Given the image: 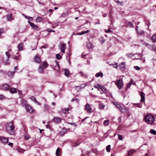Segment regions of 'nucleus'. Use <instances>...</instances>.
I'll list each match as a JSON object with an SVG mask.
<instances>
[{
    "mask_svg": "<svg viewBox=\"0 0 156 156\" xmlns=\"http://www.w3.org/2000/svg\"><path fill=\"white\" fill-rule=\"evenodd\" d=\"M5 128L7 132L10 134H14L15 126L12 121L7 123L6 125Z\"/></svg>",
    "mask_w": 156,
    "mask_h": 156,
    "instance_id": "nucleus-1",
    "label": "nucleus"
},
{
    "mask_svg": "<svg viewBox=\"0 0 156 156\" xmlns=\"http://www.w3.org/2000/svg\"><path fill=\"white\" fill-rule=\"evenodd\" d=\"M144 119L149 124H152V123H154V121H155L154 116L150 114H148L145 116Z\"/></svg>",
    "mask_w": 156,
    "mask_h": 156,
    "instance_id": "nucleus-2",
    "label": "nucleus"
},
{
    "mask_svg": "<svg viewBox=\"0 0 156 156\" xmlns=\"http://www.w3.org/2000/svg\"><path fill=\"white\" fill-rule=\"evenodd\" d=\"M6 56L5 57H2L3 61L5 62V65L9 64V59L10 57V55L8 52H5Z\"/></svg>",
    "mask_w": 156,
    "mask_h": 156,
    "instance_id": "nucleus-3",
    "label": "nucleus"
},
{
    "mask_svg": "<svg viewBox=\"0 0 156 156\" xmlns=\"http://www.w3.org/2000/svg\"><path fill=\"white\" fill-rule=\"evenodd\" d=\"M115 85L117 86L119 89H121V87L123 86V84L122 80L119 79L116 80L115 82Z\"/></svg>",
    "mask_w": 156,
    "mask_h": 156,
    "instance_id": "nucleus-4",
    "label": "nucleus"
},
{
    "mask_svg": "<svg viewBox=\"0 0 156 156\" xmlns=\"http://www.w3.org/2000/svg\"><path fill=\"white\" fill-rule=\"evenodd\" d=\"M9 139L8 138L2 136H0V141L2 143H7L9 141Z\"/></svg>",
    "mask_w": 156,
    "mask_h": 156,
    "instance_id": "nucleus-5",
    "label": "nucleus"
},
{
    "mask_svg": "<svg viewBox=\"0 0 156 156\" xmlns=\"http://www.w3.org/2000/svg\"><path fill=\"white\" fill-rule=\"evenodd\" d=\"M9 88L10 87L9 85L8 84L5 83L2 85L1 89L5 91H7L9 89Z\"/></svg>",
    "mask_w": 156,
    "mask_h": 156,
    "instance_id": "nucleus-6",
    "label": "nucleus"
},
{
    "mask_svg": "<svg viewBox=\"0 0 156 156\" xmlns=\"http://www.w3.org/2000/svg\"><path fill=\"white\" fill-rule=\"evenodd\" d=\"M85 108L88 113H90L92 112L91 107L89 104H87L85 105Z\"/></svg>",
    "mask_w": 156,
    "mask_h": 156,
    "instance_id": "nucleus-7",
    "label": "nucleus"
},
{
    "mask_svg": "<svg viewBox=\"0 0 156 156\" xmlns=\"http://www.w3.org/2000/svg\"><path fill=\"white\" fill-rule=\"evenodd\" d=\"M16 72L14 71H8L6 73L7 75L10 78H12L14 76V74Z\"/></svg>",
    "mask_w": 156,
    "mask_h": 156,
    "instance_id": "nucleus-8",
    "label": "nucleus"
},
{
    "mask_svg": "<svg viewBox=\"0 0 156 156\" xmlns=\"http://www.w3.org/2000/svg\"><path fill=\"white\" fill-rule=\"evenodd\" d=\"M112 102L115 106L118 108L120 110L122 106L120 104H119L118 102L114 101H112Z\"/></svg>",
    "mask_w": 156,
    "mask_h": 156,
    "instance_id": "nucleus-9",
    "label": "nucleus"
},
{
    "mask_svg": "<svg viewBox=\"0 0 156 156\" xmlns=\"http://www.w3.org/2000/svg\"><path fill=\"white\" fill-rule=\"evenodd\" d=\"M61 120L62 119L60 118L55 117L53 119V121L55 123H59L61 122Z\"/></svg>",
    "mask_w": 156,
    "mask_h": 156,
    "instance_id": "nucleus-10",
    "label": "nucleus"
},
{
    "mask_svg": "<svg viewBox=\"0 0 156 156\" xmlns=\"http://www.w3.org/2000/svg\"><path fill=\"white\" fill-rule=\"evenodd\" d=\"M146 45L147 46H148V48L156 52V47L154 45H150L147 44H146Z\"/></svg>",
    "mask_w": 156,
    "mask_h": 156,
    "instance_id": "nucleus-11",
    "label": "nucleus"
},
{
    "mask_svg": "<svg viewBox=\"0 0 156 156\" xmlns=\"http://www.w3.org/2000/svg\"><path fill=\"white\" fill-rule=\"evenodd\" d=\"M120 111L122 113H125L127 112L128 111V110L126 106H123L122 107Z\"/></svg>",
    "mask_w": 156,
    "mask_h": 156,
    "instance_id": "nucleus-12",
    "label": "nucleus"
},
{
    "mask_svg": "<svg viewBox=\"0 0 156 156\" xmlns=\"http://www.w3.org/2000/svg\"><path fill=\"white\" fill-rule=\"evenodd\" d=\"M28 23L30 25L31 27L34 29H37L38 28V27L35 25L33 23L29 21H28Z\"/></svg>",
    "mask_w": 156,
    "mask_h": 156,
    "instance_id": "nucleus-13",
    "label": "nucleus"
},
{
    "mask_svg": "<svg viewBox=\"0 0 156 156\" xmlns=\"http://www.w3.org/2000/svg\"><path fill=\"white\" fill-rule=\"evenodd\" d=\"M140 95L141 97V99L140 100V101L141 102H143L144 101H145V94L142 91H141L140 93Z\"/></svg>",
    "mask_w": 156,
    "mask_h": 156,
    "instance_id": "nucleus-14",
    "label": "nucleus"
},
{
    "mask_svg": "<svg viewBox=\"0 0 156 156\" xmlns=\"http://www.w3.org/2000/svg\"><path fill=\"white\" fill-rule=\"evenodd\" d=\"M26 109L27 112L30 113L32 112H33V110L32 107L30 106L29 105H28L25 107Z\"/></svg>",
    "mask_w": 156,
    "mask_h": 156,
    "instance_id": "nucleus-15",
    "label": "nucleus"
},
{
    "mask_svg": "<svg viewBox=\"0 0 156 156\" xmlns=\"http://www.w3.org/2000/svg\"><path fill=\"white\" fill-rule=\"evenodd\" d=\"M60 49L62 52L64 53L66 49V44H62L61 45Z\"/></svg>",
    "mask_w": 156,
    "mask_h": 156,
    "instance_id": "nucleus-16",
    "label": "nucleus"
},
{
    "mask_svg": "<svg viewBox=\"0 0 156 156\" xmlns=\"http://www.w3.org/2000/svg\"><path fill=\"white\" fill-rule=\"evenodd\" d=\"M6 17L8 21H10L12 19V15L11 14H9L6 16Z\"/></svg>",
    "mask_w": 156,
    "mask_h": 156,
    "instance_id": "nucleus-17",
    "label": "nucleus"
},
{
    "mask_svg": "<svg viewBox=\"0 0 156 156\" xmlns=\"http://www.w3.org/2000/svg\"><path fill=\"white\" fill-rule=\"evenodd\" d=\"M21 105L25 107H26L28 105L27 104V101L24 99H22L21 100Z\"/></svg>",
    "mask_w": 156,
    "mask_h": 156,
    "instance_id": "nucleus-18",
    "label": "nucleus"
},
{
    "mask_svg": "<svg viewBox=\"0 0 156 156\" xmlns=\"http://www.w3.org/2000/svg\"><path fill=\"white\" fill-rule=\"evenodd\" d=\"M136 151V150L134 149L130 150L127 151V155L129 156L132 155L135 153Z\"/></svg>",
    "mask_w": 156,
    "mask_h": 156,
    "instance_id": "nucleus-19",
    "label": "nucleus"
},
{
    "mask_svg": "<svg viewBox=\"0 0 156 156\" xmlns=\"http://www.w3.org/2000/svg\"><path fill=\"white\" fill-rule=\"evenodd\" d=\"M34 60L35 62L38 63H40L41 61V59L37 55L34 58Z\"/></svg>",
    "mask_w": 156,
    "mask_h": 156,
    "instance_id": "nucleus-20",
    "label": "nucleus"
},
{
    "mask_svg": "<svg viewBox=\"0 0 156 156\" xmlns=\"http://www.w3.org/2000/svg\"><path fill=\"white\" fill-rule=\"evenodd\" d=\"M66 129L63 128L59 132V134L61 135H63L66 133Z\"/></svg>",
    "mask_w": 156,
    "mask_h": 156,
    "instance_id": "nucleus-21",
    "label": "nucleus"
},
{
    "mask_svg": "<svg viewBox=\"0 0 156 156\" xmlns=\"http://www.w3.org/2000/svg\"><path fill=\"white\" fill-rule=\"evenodd\" d=\"M100 90V91L101 92V94L105 93L106 92V88L104 86H101Z\"/></svg>",
    "mask_w": 156,
    "mask_h": 156,
    "instance_id": "nucleus-22",
    "label": "nucleus"
},
{
    "mask_svg": "<svg viewBox=\"0 0 156 156\" xmlns=\"http://www.w3.org/2000/svg\"><path fill=\"white\" fill-rule=\"evenodd\" d=\"M19 51H21L23 48V44L22 43L20 44L17 46Z\"/></svg>",
    "mask_w": 156,
    "mask_h": 156,
    "instance_id": "nucleus-23",
    "label": "nucleus"
},
{
    "mask_svg": "<svg viewBox=\"0 0 156 156\" xmlns=\"http://www.w3.org/2000/svg\"><path fill=\"white\" fill-rule=\"evenodd\" d=\"M86 46H87V48H88L90 49L92 48H93L94 47L93 46V44H92V43L90 42L88 43L87 44Z\"/></svg>",
    "mask_w": 156,
    "mask_h": 156,
    "instance_id": "nucleus-24",
    "label": "nucleus"
},
{
    "mask_svg": "<svg viewBox=\"0 0 156 156\" xmlns=\"http://www.w3.org/2000/svg\"><path fill=\"white\" fill-rule=\"evenodd\" d=\"M65 71L64 74L67 77L69 76V73L68 69H64Z\"/></svg>",
    "mask_w": 156,
    "mask_h": 156,
    "instance_id": "nucleus-25",
    "label": "nucleus"
},
{
    "mask_svg": "<svg viewBox=\"0 0 156 156\" xmlns=\"http://www.w3.org/2000/svg\"><path fill=\"white\" fill-rule=\"evenodd\" d=\"M103 76V75L102 73L101 72V71L99 73H97L95 75L96 77H98L100 76L102 77Z\"/></svg>",
    "mask_w": 156,
    "mask_h": 156,
    "instance_id": "nucleus-26",
    "label": "nucleus"
},
{
    "mask_svg": "<svg viewBox=\"0 0 156 156\" xmlns=\"http://www.w3.org/2000/svg\"><path fill=\"white\" fill-rule=\"evenodd\" d=\"M120 69L122 70H124L125 69V63L124 62H122L120 65Z\"/></svg>",
    "mask_w": 156,
    "mask_h": 156,
    "instance_id": "nucleus-27",
    "label": "nucleus"
},
{
    "mask_svg": "<svg viewBox=\"0 0 156 156\" xmlns=\"http://www.w3.org/2000/svg\"><path fill=\"white\" fill-rule=\"evenodd\" d=\"M102 86L99 84H95L94 86V88H98V90H99V91H100V88H101V87Z\"/></svg>",
    "mask_w": 156,
    "mask_h": 156,
    "instance_id": "nucleus-28",
    "label": "nucleus"
},
{
    "mask_svg": "<svg viewBox=\"0 0 156 156\" xmlns=\"http://www.w3.org/2000/svg\"><path fill=\"white\" fill-rule=\"evenodd\" d=\"M109 66H112L113 68H117L118 67V65L117 63L114 62L112 64H109Z\"/></svg>",
    "mask_w": 156,
    "mask_h": 156,
    "instance_id": "nucleus-29",
    "label": "nucleus"
},
{
    "mask_svg": "<svg viewBox=\"0 0 156 156\" xmlns=\"http://www.w3.org/2000/svg\"><path fill=\"white\" fill-rule=\"evenodd\" d=\"M16 91L17 90L16 89L14 88H11L10 90V92L12 94L16 92Z\"/></svg>",
    "mask_w": 156,
    "mask_h": 156,
    "instance_id": "nucleus-30",
    "label": "nucleus"
},
{
    "mask_svg": "<svg viewBox=\"0 0 156 156\" xmlns=\"http://www.w3.org/2000/svg\"><path fill=\"white\" fill-rule=\"evenodd\" d=\"M152 41L154 42H156V35L154 34L151 37Z\"/></svg>",
    "mask_w": 156,
    "mask_h": 156,
    "instance_id": "nucleus-31",
    "label": "nucleus"
},
{
    "mask_svg": "<svg viewBox=\"0 0 156 156\" xmlns=\"http://www.w3.org/2000/svg\"><path fill=\"white\" fill-rule=\"evenodd\" d=\"M38 72L40 73H42L43 72V69L42 66H39L38 69Z\"/></svg>",
    "mask_w": 156,
    "mask_h": 156,
    "instance_id": "nucleus-32",
    "label": "nucleus"
},
{
    "mask_svg": "<svg viewBox=\"0 0 156 156\" xmlns=\"http://www.w3.org/2000/svg\"><path fill=\"white\" fill-rule=\"evenodd\" d=\"M133 105H136V106L139 108H141L142 106V104L141 103H135L133 104Z\"/></svg>",
    "mask_w": 156,
    "mask_h": 156,
    "instance_id": "nucleus-33",
    "label": "nucleus"
},
{
    "mask_svg": "<svg viewBox=\"0 0 156 156\" xmlns=\"http://www.w3.org/2000/svg\"><path fill=\"white\" fill-rule=\"evenodd\" d=\"M60 151V148L59 147H58L57 149L56 152H55V154L57 156H59V152Z\"/></svg>",
    "mask_w": 156,
    "mask_h": 156,
    "instance_id": "nucleus-34",
    "label": "nucleus"
},
{
    "mask_svg": "<svg viewBox=\"0 0 156 156\" xmlns=\"http://www.w3.org/2000/svg\"><path fill=\"white\" fill-rule=\"evenodd\" d=\"M42 20V18L40 17H37L36 19V21L37 22H39L41 21Z\"/></svg>",
    "mask_w": 156,
    "mask_h": 156,
    "instance_id": "nucleus-35",
    "label": "nucleus"
},
{
    "mask_svg": "<svg viewBox=\"0 0 156 156\" xmlns=\"http://www.w3.org/2000/svg\"><path fill=\"white\" fill-rule=\"evenodd\" d=\"M24 137L25 139L26 140H29L30 138L29 135L27 133L25 135Z\"/></svg>",
    "mask_w": 156,
    "mask_h": 156,
    "instance_id": "nucleus-36",
    "label": "nucleus"
},
{
    "mask_svg": "<svg viewBox=\"0 0 156 156\" xmlns=\"http://www.w3.org/2000/svg\"><path fill=\"white\" fill-rule=\"evenodd\" d=\"M44 109L45 110L47 111L49 109V107L46 104H44Z\"/></svg>",
    "mask_w": 156,
    "mask_h": 156,
    "instance_id": "nucleus-37",
    "label": "nucleus"
},
{
    "mask_svg": "<svg viewBox=\"0 0 156 156\" xmlns=\"http://www.w3.org/2000/svg\"><path fill=\"white\" fill-rule=\"evenodd\" d=\"M127 26L128 27H129L130 28H132V27H133V24H132V23L131 22H128L127 23Z\"/></svg>",
    "mask_w": 156,
    "mask_h": 156,
    "instance_id": "nucleus-38",
    "label": "nucleus"
},
{
    "mask_svg": "<svg viewBox=\"0 0 156 156\" xmlns=\"http://www.w3.org/2000/svg\"><path fill=\"white\" fill-rule=\"evenodd\" d=\"M150 133L153 135H156V131L153 129H151L150 131Z\"/></svg>",
    "mask_w": 156,
    "mask_h": 156,
    "instance_id": "nucleus-39",
    "label": "nucleus"
},
{
    "mask_svg": "<svg viewBox=\"0 0 156 156\" xmlns=\"http://www.w3.org/2000/svg\"><path fill=\"white\" fill-rule=\"evenodd\" d=\"M42 65L43 68L45 69L48 67V63L47 62H44L43 63Z\"/></svg>",
    "mask_w": 156,
    "mask_h": 156,
    "instance_id": "nucleus-40",
    "label": "nucleus"
},
{
    "mask_svg": "<svg viewBox=\"0 0 156 156\" xmlns=\"http://www.w3.org/2000/svg\"><path fill=\"white\" fill-rule=\"evenodd\" d=\"M69 109L68 108H65L62 109V113H66L67 111H68Z\"/></svg>",
    "mask_w": 156,
    "mask_h": 156,
    "instance_id": "nucleus-41",
    "label": "nucleus"
},
{
    "mask_svg": "<svg viewBox=\"0 0 156 156\" xmlns=\"http://www.w3.org/2000/svg\"><path fill=\"white\" fill-rule=\"evenodd\" d=\"M105 107V105H104L102 104H99V108L100 109H103Z\"/></svg>",
    "mask_w": 156,
    "mask_h": 156,
    "instance_id": "nucleus-42",
    "label": "nucleus"
},
{
    "mask_svg": "<svg viewBox=\"0 0 156 156\" xmlns=\"http://www.w3.org/2000/svg\"><path fill=\"white\" fill-rule=\"evenodd\" d=\"M144 33V31L143 30H141L140 32L138 31H137V34L139 35H141L143 34Z\"/></svg>",
    "mask_w": 156,
    "mask_h": 156,
    "instance_id": "nucleus-43",
    "label": "nucleus"
},
{
    "mask_svg": "<svg viewBox=\"0 0 156 156\" xmlns=\"http://www.w3.org/2000/svg\"><path fill=\"white\" fill-rule=\"evenodd\" d=\"M56 58L58 59H60L62 58V56L59 55V54H57L56 55Z\"/></svg>",
    "mask_w": 156,
    "mask_h": 156,
    "instance_id": "nucleus-44",
    "label": "nucleus"
},
{
    "mask_svg": "<svg viewBox=\"0 0 156 156\" xmlns=\"http://www.w3.org/2000/svg\"><path fill=\"white\" fill-rule=\"evenodd\" d=\"M115 2L118 4H120L121 5H123V2H120L118 0H115Z\"/></svg>",
    "mask_w": 156,
    "mask_h": 156,
    "instance_id": "nucleus-45",
    "label": "nucleus"
},
{
    "mask_svg": "<svg viewBox=\"0 0 156 156\" xmlns=\"http://www.w3.org/2000/svg\"><path fill=\"white\" fill-rule=\"evenodd\" d=\"M99 41L101 43H103L104 42L105 40L103 37H101L99 38Z\"/></svg>",
    "mask_w": 156,
    "mask_h": 156,
    "instance_id": "nucleus-46",
    "label": "nucleus"
},
{
    "mask_svg": "<svg viewBox=\"0 0 156 156\" xmlns=\"http://www.w3.org/2000/svg\"><path fill=\"white\" fill-rule=\"evenodd\" d=\"M118 135L119 139V140H123V137L122 136L119 134H118Z\"/></svg>",
    "mask_w": 156,
    "mask_h": 156,
    "instance_id": "nucleus-47",
    "label": "nucleus"
},
{
    "mask_svg": "<svg viewBox=\"0 0 156 156\" xmlns=\"http://www.w3.org/2000/svg\"><path fill=\"white\" fill-rule=\"evenodd\" d=\"M110 15H109V16L110 17V21H111V24H112V23H113L114 22L113 21H112V18L111 17V12H110Z\"/></svg>",
    "mask_w": 156,
    "mask_h": 156,
    "instance_id": "nucleus-48",
    "label": "nucleus"
},
{
    "mask_svg": "<svg viewBox=\"0 0 156 156\" xmlns=\"http://www.w3.org/2000/svg\"><path fill=\"white\" fill-rule=\"evenodd\" d=\"M4 29L3 28H0V37L1 36V34L4 32Z\"/></svg>",
    "mask_w": 156,
    "mask_h": 156,
    "instance_id": "nucleus-49",
    "label": "nucleus"
},
{
    "mask_svg": "<svg viewBox=\"0 0 156 156\" xmlns=\"http://www.w3.org/2000/svg\"><path fill=\"white\" fill-rule=\"evenodd\" d=\"M131 85V84L130 83H127V86H126V89L127 90L128 89H129V88L130 87Z\"/></svg>",
    "mask_w": 156,
    "mask_h": 156,
    "instance_id": "nucleus-50",
    "label": "nucleus"
},
{
    "mask_svg": "<svg viewBox=\"0 0 156 156\" xmlns=\"http://www.w3.org/2000/svg\"><path fill=\"white\" fill-rule=\"evenodd\" d=\"M89 32V30H87L86 31H82V34H87L88 32Z\"/></svg>",
    "mask_w": 156,
    "mask_h": 156,
    "instance_id": "nucleus-51",
    "label": "nucleus"
},
{
    "mask_svg": "<svg viewBox=\"0 0 156 156\" xmlns=\"http://www.w3.org/2000/svg\"><path fill=\"white\" fill-rule=\"evenodd\" d=\"M134 68L136 70H140V68L137 66H134Z\"/></svg>",
    "mask_w": 156,
    "mask_h": 156,
    "instance_id": "nucleus-52",
    "label": "nucleus"
},
{
    "mask_svg": "<svg viewBox=\"0 0 156 156\" xmlns=\"http://www.w3.org/2000/svg\"><path fill=\"white\" fill-rule=\"evenodd\" d=\"M134 54H129L127 55H126L128 57L131 58L134 55Z\"/></svg>",
    "mask_w": 156,
    "mask_h": 156,
    "instance_id": "nucleus-53",
    "label": "nucleus"
},
{
    "mask_svg": "<svg viewBox=\"0 0 156 156\" xmlns=\"http://www.w3.org/2000/svg\"><path fill=\"white\" fill-rule=\"evenodd\" d=\"M48 47V46L47 45L45 44L44 45L42 46L41 47V48H46Z\"/></svg>",
    "mask_w": 156,
    "mask_h": 156,
    "instance_id": "nucleus-54",
    "label": "nucleus"
},
{
    "mask_svg": "<svg viewBox=\"0 0 156 156\" xmlns=\"http://www.w3.org/2000/svg\"><path fill=\"white\" fill-rule=\"evenodd\" d=\"M30 99L34 101V102H35V101H36V100L35 98L34 97H30Z\"/></svg>",
    "mask_w": 156,
    "mask_h": 156,
    "instance_id": "nucleus-55",
    "label": "nucleus"
},
{
    "mask_svg": "<svg viewBox=\"0 0 156 156\" xmlns=\"http://www.w3.org/2000/svg\"><path fill=\"white\" fill-rule=\"evenodd\" d=\"M51 126L49 124H47L46 125V128H47L50 129L51 128Z\"/></svg>",
    "mask_w": 156,
    "mask_h": 156,
    "instance_id": "nucleus-56",
    "label": "nucleus"
},
{
    "mask_svg": "<svg viewBox=\"0 0 156 156\" xmlns=\"http://www.w3.org/2000/svg\"><path fill=\"white\" fill-rule=\"evenodd\" d=\"M87 86V84H83L82 85H81L80 86V88H83V87H85L86 86Z\"/></svg>",
    "mask_w": 156,
    "mask_h": 156,
    "instance_id": "nucleus-57",
    "label": "nucleus"
},
{
    "mask_svg": "<svg viewBox=\"0 0 156 156\" xmlns=\"http://www.w3.org/2000/svg\"><path fill=\"white\" fill-rule=\"evenodd\" d=\"M110 145H108V152H110Z\"/></svg>",
    "mask_w": 156,
    "mask_h": 156,
    "instance_id": "nucleus-58",
    "label": "nucleus"
},
{
    "mask_svg": "<svg viewBox=\"0 0 156 156\" xmlns=\"http://www.w3.org/2000/svg\"><path fill=\"white\" fill-rule=\"evenodd\" d=\"M8 145H9V146H10L11 147H12V146H13V144L12 143H11V142H9L8 144Z\"/></svg>",
    "mask_w": 156,
    "mask_h": 156,
    "instance_id": "nucleus-59",
    "label": "nucleus"
},
{
    "mask_svg": "<svg viewBox=\"0 0 156 156\" xmlns=\"http://www.w3.org/2000/svg\"><path fill=\"white\" fill-rule=\"evenodd\" d=\"M104 124L105 125V126H106L107 125V120H105L104 122Z\"/></svg>",
    "mask_w": 156,
    "mask_h": 156,
    "instance_id": "nucleus-60",
    "label": "nucleus"
},
{
    "mask_svg": "<svg viewBox=\"0 0 156 156\" xmlns=\"http://www.w3.org/2000/svg\"><path fill=\"white\" fill-rule=\"evenodd\" d=\"M47 31H48L49 32H55V31L54 30H50V29H48Z\"/></svg>",
    "mask_w": 156,
    "mask_h": 156,
    "instance_id": "nucleus-61",
    "label": "nucleus"
},
{
    "mask_svg": "<svg viewBox=\"0 0 156 156\" xmlns=\"http://www.w3.org/2000/svg\"><path fill=\"white\" fill-rule=\"evenodd\" d=\"M5 98V97L2 95L0 94V99H3Z\"/></svg>",
    "mask_w": 156,
    "mask_h": 156,
    "instance_id": "nucleus-62",
    "label": "nucleus"
},
{
    "mask_svg": "<svg viewBox=\"0 0 156 156\" xmlns=\"http://www.w3.org/2000/svg\"><path fill=\"white\" fill-rule=\"evenodd\" d=\"M37 1L38 2V3L39 4H40V5H45L44 3H41V2L39 0H37Z\"/></svg>",
    "mask_w": 156,
    "mask_h": 156,
    "instance_id": "nucleus-63",
    "label": "nucleus"
},
{
    "mask_svg": "<svg viewBox=\"0 0 156 156\" xmlns=\"http://www.w3.org/2000/svg\"><path fill=\"white\" fill-rule=\"evenodd\" d=\"M133 80L132 79H131L129 83L131 84H133Z\"/></svg>",
    "mask_w": 156,
    "mask_h": 156,
    "instance_id": "nucleus-64",
    "label": "nucleus"
}]
</instances>
